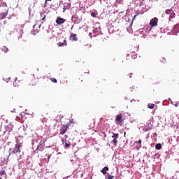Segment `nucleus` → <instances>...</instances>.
Listing matches in <instances>:
<instances>
[{
	"label": "nucleus",
	"mask_w": 179,
	"mask_h": 179,
	"mask_svg": "<svg viewBox=\"0 0 179 179\" xmlns=\"http://www.w3.org/2000/svg\"><path fill=\"white\" fill-rule=\"evenodd\" d=\"M20 148H22V145L19 143L15 144L13 150H12V149L9 150L10 151L9 156H10L11 155H15L16 153H20L21 152Z\"/></svg>",
	"instance_id": "nucleus-1"
},
{
	"label": "nucleus",
	"mask_w": 179,
	"mask_h": 179,
	"mask_svg": "<svg viewBox=\"0 0 179 179\" xmlns=\"http://www.w3.org/2000/svg\"><path fill=\"white\" fill-rule=\"evenodd\" d=\"M125 120V117L122 116V113L117 114L115 118V122L116 124H119L121 127L124 125V120Z\"/></svg>",
	"instance_id": "nucleus-2"
},
{
	"label": "nucleus",
	"mask_w": 179,
	"mask_h": 179,
	"mask_svg": "<svg viewBox=\"0 0 179 179\" xmlns=\"http://www.w3.org/2000/svg\"><path fill=\"white\" fill-rule=\"evenodd\" d=\"M141 128H143V131H145V132L152 129V128H153V124H152V121L151 120L148 121V123H147V125L145 127H142Z\"/></svg>",
	"instance_id": "nucleus-3"
},
{
	"label": "nucleus",
	"mask_w": 179,
	"mask_h": 179,
	"mask_svg": "<svg viewBox=\"0 0 179 179\" xmlns=\"http://www.w3.org/2000/svg\"><path fill=\"white\" fill-rule=\"evenodd\" d=\"M119 136L120 134L118 133L113 134V135L112 136L113 141L110 143H113L115 146H117V143H118V141L117 139H118Z\"/></svg>",
	"instance_id": "nucleus-4"
},
{
	"label": "nucleus",
	"mask_w": 179,
	"mask_h": 179,
	"mask_svg": "<svg viewBox=\"0 0 179 179\" xmlns=\"http://www.w3.org/2000/svg\"><path fill=\"white\" fill-rule=\"evenodd\" d=\"M68 128H69V124L62 125L60 129V135H65V133L68 131Z\"/></svg>",
	"instance_id": "nucleus-5"
},
{
	"label": "nucleus",
	"mask_w": 179,
	"mask_h": 179,
	"mask_svg": "<svg viewBox=\"0 0 179 179\" xmlns=\"http://www.w3.org/2000/svg\"><path fill=\"white\" fill-rule=\"evenodd\" d=\"M158 22H159V20L157 19V17H154L151 19L150 22V25L151 26V27H155L157 25Z\"/></svg>",
	"instance_id": "nucleus-6"
},
{
	"label": "nucleus",
	"mask_w": 179,
	"mask_h": 179,
	"mask_svg": "<svg viewBox=\"0 0 179 179\" xmlns=\"http://www.w3.org/2000/svg\"><path fill=\"white\" fill-rule=\"evenodd\" d=\"M173 34H178L179 33V24H176L172 29Z\"/></svg>",
	"instance_id": "nucleus-7"
},
{
	"label": "nucleus",
	"mask_w": 179,
	"mask_h": 179,
	"mask_svg": "<svg viewBox=\"0 0 179 179\" xmlns=\"http://www.w3.org/2000/svg\"><path fill=\"white\" fill-rule=\"evenodd\" d=\"M65 22H66V20H65V19H64V18H61V17L57 18V19L56 20V23H57V24H64V23H65Z\"/></svg>",
	"instance_id": "nucleus-8"
},
{
	"label": "nucleus",
	"mask_w": 179,
	"mask_h": 179,
	"mask_svg": "<svg viewBox=\"0 0 179 179\" xmlns=\"http://www.w3.org/2000/svg\"><path fill=\"white\" fill-rule=\"evenodd\" d=\"M36 85H37V79H36V78H34L31 80L29 83V86L30 87H33V86H36Z\"/></svg>",
	"instance_id": "nucleus-9"
},
{
	"label": "nucleus",
	"mask_w": 179,
	"mask_h": 179,
	"mask_svg": "<svg viewBox=\"0 0 179 179\" xmlns=\"http://www.w3.org/2000/svg\"><path fill=\"white\" fill-rule=\"evenodd\" d=\"M6 16H8V10L4 13H0V20H3V19L6 18Z\"/></svg>",
	"instance_id": "nucleus-10"
},
{
	"label": "nucleus",
	"mask_w": 179,
	"mask_h": 179,
	"mask_svg": "<svg viewBox=\"0 0 179 179\" xmlns=\"http://www.w3.org/2000/svg\"><path fill=\"white\" fill-rule=\"evenodd\" d=\"M70 40H73V41H78V36L76 34H73L70 36Z\"/></svg>",
	"instance_id": "nucleus-11"
},
{
	"label": "nucleus",
	"mask_w": 179,
	"mask_h": 179,
	"mask_svg": "<svg viewBox=\"0 0 179 179\" xmlns=\"http://www.w3.org/2000/svg\"><path fill=\"white\" fill-rule=\"evenodd\" d=\"M109 169L108 166H105L101 169V172L103 173V175L107 174V171H108Z\"/></svg>",
	"instance_id": "nucleus-12"
},
{
	"label": "nucleus",
	"mask_w": 179,
	"mask_h": 179,
	"mask_svg": "<svg viewBox=\"0 0 179 179\" xmlns=\"http://www.w3.org/2000/svg\"><path fill=\"white\" fill-rule=\"evenodd\" d=\"M58 47H64V45L66 46L67 43H66V40L64 41V43H58Z\"/></svg>",
	"instance_id": "nucleus-13"
},
{
	"label": "nucleus",
	"mask_w": 179,
	"mask_h": 179,
	"mask_svg": "<svg viewBox=\"0 0 179 179\" xmlns=\"http://www.w3.org/2000/svg\"><path fill=\"white\" fill-rule=\"evenodd\" d=\"M40 16H41V17H42L41 20H45V17H46L45 13H41Z\"/></svg>",
	"instance_id": "nucleus-14"
},
{
	"label": "nucleus",
	"mask_w": 179,
	"mask_h": 179,
	"mask_svg": "<svg viewBox=\"0 0 179 179\" xmlns=\"http://www.w3.org/2000/svg\"><path fill=\"white\" fill-rule=\"evenodd\" d=\"M155 149H157V150H160V149H162V144L160 143L156 144Z\"/></svg>",
	"instance_id": "nucleus-15"
},
{
	"label": "nucleus",
	"mask_w": 179,
	"mask_h": 179,
	"mask_svg": "<svg viewBox=\"0 0 179 179\" xmlns=\"http://www.w3.org/2000/svg\"><path fill=\"white\" fill-rule=\"evenodd\" d=\"M172 12H173V8H171V9L166 10L165 13L166 15H170V13H171Z\"/></svg>",
	"instance_id": "nucleus-16"
},
{
	"label": "nucleus",
	"mask_w": 179,
	"mask_h": 179,
	"mask_svg": "<svg viewBox=\"0 0 179 179\" xmlns=\"http://www.w3.org/2000/svg\"><path fill=\"white\" fill-rule=\"evenodd\" d=\"M64 8H66V9H69L71 8V4L69 3H65Z\"/></svg>",
	"instance_id": "nucleus-17"
},
{
	"label": "nucleus",
	"mask_w": 179,
	"mask_h": 179,
	"mask_svg": "<svg viewBox=\"0 0 179 179\" xmlns=\"http://www.w3.org/2000/svg\"><path fill=\"white\" fill-rule=\"evenodd\" d=\"M148 108H150V110H152V108H155V104L153 103H149L148 105Z\"/></svg>",
	"instance_id": "nucleus-18"
},
{
	"label": "nucleus",
	"mask_w": 179,
	"mask_h": 179,
	"mask_svg": "<svg viewBox=\"0 0 179 179\" xmlns=\"http://www.w3.org/2000/svg\"><path fill=\"white\" fill-rule=\"evenodd\" d=\"M2 50L4 51V52H8L9 51V49L6 48V46H3L2 48Z\"/></svg>",
	"instance_id": "nucleus-19"
},
{
	"label": "nucleus",
	"mask_w": 179,
	"mask_h": 179,
	"mask_svg": "<svg viewBox=\"0 0 179 179\" xmlns=\"http://www.w3.org/2000/svg\"><path fill=\"white\" fill-rule=\"evenodd\" d=\"M176 17V13H171V15L169 16V19H174Z\"/></svg>",
	"instance_id": "nucleus-20"
},
{
	"label": "nucleus",
	"mask_w": 179,
	"mask_h": 179,
	"mask_svg": "<svg viewBox=\"0 0 179 179\" xmlns=\"http://www.w3.org/2000/svg\"><path fill=\"white\" fill-rule=\"evenodd\" d=\"M50 80H51V82H52L53 83H57V81L55 78H50Z\"/></svg>",
	"instance_id": "nucleus-21"
},
{
	"label": "nucleus",
	"mask_w": 179,
	"mask_h": 179,
	"mask_svg": "<svg viewBox=\"0 0 179 179\" xmlns=\"http://www.w3.org/2000/svg\"><path fill=\"white\" fill-rule=\"evenodd\" d=\"M71 147V143L65 142L64 148H70Z\"/></svg>",
	"instance_id": "nucleus-22"
},
{
	"label": "nucleus",
	"mask_w": 179,
	"mask_h": 179,
	"mask_svg": "<svg viewBox=\"0 0 179 179\" xmlns=\"http://www.w3.org/2000/svg\"><path fill=\"white\" fill-rule=\"evenodd\" d=\"M3 175H6V171H0V176H3Z\"/></svg>",
	"instance_id": "nucleus-23"
},
{
	"label": "nucleus",
	"mask_w": 179,
	"mask_h": 179,
	"mask_svg": "<svg viewBox=\"0 0 179 179\" xmlns=\"http://www.w3.org/2000/svg\"><path fill=\"white\" fill-rule=\"evenodd\" d=\"M108 179H114V176L108 175Z\"/></svg>",
	"instance_id": "nucleus-24"
},
{
	"label": "nucleus",
	"mask_w": 179,
	"mask_h": 179,
	"mask_svg": "<svg viewBox=\"0 0 179 179\" xmlns=\"http://www.w3.org/2000/svg\"><path fill=\"white\" fill-rule=\"evenodd\" d=\"M91 16H92V17H96V13H91Z\"/></svg>",
	"instance_id": "nucleus-25"
},
{
	"label": "nucleus",
	"mask_w": 179,
	"mask_h": 179,
	"mask_svg": "<svg viewBox=\"0 0 179 179\" xmlns=\"http://www.w3.org/2000/svg\"><path fill=\"white\" fill-rule=\"evenodd\" d=\"M136 16H138V14L134 15L133 20H135V19L136 18Z\"/></svg>",
	"instance_id": "nucleus-26"
},
{
	"label": "nucleus",
	"mask_w": 179,
	"mask_h": 179,
	"mask_svg": "<svg viewBox=\"0 0 179 179\" xmlns=\"http://www.w3.org/2000/svg\"><path fill=\"white\" fill-rule=\"evenodd\" d=\"M137 143H142V141L141 140H139Z\"/></svg>",
	"instance_id": "nucleus-27"
},
{
	"label": "nucleus",
	"mask_w": 179,
	"mask_h": 179,
	"mask_svg": "<svg viewBox=\"0 0 179 179\" xmlns=\"http://www.w3.org/2000/svg\"><path fill=\"white\" fill-rule=\"evenodd\" d=\"M9 80H10V78H8V79H7V81H6L7 83L9 82Z\"/></svg>",
	"instance_id": "nucleus-28"
},
{
	"label": "nucleus",
	"mask_w": 179,
	"mask_h": 179,
	"mask_svg": "<svg viewBox=\"0 0 179 179\" xmlns=\"http://www.w3.org/2000/svg\"><path fill=\"white\" fill-rule=\"evenodd\" d=\"M15 82H17V78H15Z\"/></svg>",
	"instance_id": "nucleus-29"
},
{
	"label": "nucleus",
	"mask_w": 179,
	"mask_h": 179,
	"mask_svg": "<svg viewBox=\"0 0 179 179\" xmlns=\"http://www.w3.org/2000/svg\"><path fill=\"white\" fill-rule=\"evenodd\" d=\"M175 106H176V107H178V103H176Z\"/></svg>",
	"instance_id": "nucleus-30"
},
{
	"label": "nucleus",
	"mask_w": 179,
	"mask_h": 179,
	"mask_svg": "<svg viewBox=\"0 0 179 179\" xmlns=\"http://www.w3.org/2000/svg\"><path fill=\"white\" fill-rule=\"evenodd\" d=\"M48 160H50V157H48Z\"/></svg>",
	"instance_id": "nucleus-31"
},
{
	"label": "nucleus",
	"mask_w": 179,
	"mask_h": 179,
	"mask_svg": "<svg viewBox=\"0 0 179 179\" xmlns=\"http://www.w3.org/2000/svg\"><path fill=\"white\" fill-rule=\"evenodd\" d=\"M72 19H73V16L72 17Z\"/></svg>",
	"instance_id": "nucleus-32"
},
{
	"label": "nucleus",
	"mask_w": 179,
	"mask_h": 179,
	"mask_svg": "<svg viewBox=\"0 0 179 179\" xmlns=\"http://www.w3.org/2000/svg\"><path fill=\"white\" fill-rule=\"evenodd\" d=\"M0 179H2V178L0 177Z\"/></svg>",
	"instance_id": "nucleus-33"
},
{
	"label": "nucleus",
	"mask_w": 179,
	"mask_h": 179,
	"mask_svg": "<svg viewBox=\"0 0 179 179\" xmlns=\"http://www.w3.org/2000/svg\"><path fill=\"white\" fill-rule=\"evenodd\" d=\"M70 122H73V121Z\"/></svg>",
	"instance_id": "nucleus-34"
},
{
	"label": "nucleus",
	"mask_w": 179,
	"mask_h": 179,
	"mask_svg": "<svg viewBox=\"0 0 179 179\" xmlns=\"http://www.w3.org/2000/svg\"><path fill=\"white\" fill-rule=\"evenodd\" d=\"M70 122H73V121Z\"/></svg>",
	"instance_id": "nucleus-35"
}]
</instances>
